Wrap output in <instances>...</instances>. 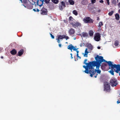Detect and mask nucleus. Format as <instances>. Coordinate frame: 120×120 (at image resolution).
<instances>
[{"mask_svg": "<svg viewBox=\"0 0 120 120\" xmlns=\"http://www.w3.org/2000/svg\"><path fill=\"white\" fill-rule=\"evenodd\" d=\"M98 75V74H97L95 76H94V77L95 78H96L97 77V75Z\"/></svg>", "mask_w": 120, "mask_h": 120, "instance_id": "nucleus-51", "label": "nucleus"}, {"mask_svg": "<svg viewBox=\"0 0 120 120\" xmlns=\"http://www.w3.org/2000/svg\"><path fill=\"white\" fill-rule=\"evenodd\" d=\"M73 13L75 15L77 16L78 15V13L76 10H74L73 11Z\"/></svg>", "mask_w": 120, "mask_h": 120, "instance_id": "nucleus-26", "label": "nucleus"}, {"mask_svg": "<svg viewBox=\"0 0 120 120\" xmlns=\"http://www.w3.org/2000/svg\"><path fill=\"white\" fill-rule=\"evenodd\" d=\"M73 19V18L71 16H70L69 18V21L72 20V19Z\"/></svg>", "mask_w": 120, "mask_h": 120, "instance_id": "nucleus-34", "label": "nucleus"}, {"mask_svg": "<svg viewBox=\"0 0 120 120\" xmlns=\"http://www.w3.org/2000/svg\"><path fill=\"white\" fill-rule=\"evenodd\" d=\"M76 51L77 53V55H78L79 54L78 53H79V51L78 50H77Z\"/></svg>", "mask_w": 120, "mask_h": 120, "instance_id": "nucleus-44", "label": "nucleus"}, {"mask_svg": "<svg viewBox=\"0 0 120 120\" xmlns=\"http://www.w3.org/2000/svg\"><path fill=\"white\" fill-rule=\"evenodd\" d=\"M92 3H95L96 0H91Z\"/></svg>", "mask_w": 120, "mask_h": 120, "instance_id": "nucleus-37", "label": "nucleus"}, {"mask_svg": "<svg viewBox=\"0 0 120 120\" xmlns=\"http://www.w3.org/2000/svg\"><path fill=\"white\" fill-rule=\"evenodd\" d=\"M23 50L22 49H21L18 52V56H21L23 54Z\"/></svg>", "mask_w": 120, "mask_h": 120, "instance_id": "nucleus-17", "label": "nucleus"}, {"mask_svg": "<svg viewBox=\"0 0 120 120\" xmlns=\"http://www.w3.org/2000/svg\"><path fill=\"white\" fill-rule=\"evenodd\" d=\"M75 47L73 46L72 44L68 46V47H67L68 49H69L71 50V51L72 52V48Z\"/></svg>", "mask_w": 120, "mask_h": 120, "instance_id": "nucleus-18", "label": "nucleus"}, {"mask_svg": "<svg viewBox=\"0 0 120 120\" xmlns=\"http://www.w3.org/2000/svg\"><path fill=\"white\" fill-rule=\"evenodd\" d=\"M17 52V51L15 49H12L10 52L11 53L12 55H15L16 54Z\"/></svg>", "mask_w": 120, "mask_h": 120, "instance_id": "nucleus-16", "label": "nucleus"}, {"mask_svg": "<svg viewBox=\"0 0 120 120\" xmlns=\"http://www.w3.org/2000/svg\"><path fill=\"white\" fill-rule=\"evenodd\" d=\"M107 65V64H103V66H106Z\"/></svg>", "mask_w": 120, "mask_h": 120, "instance_id": "nucleus-47", "label": "nucleus"}, {"mask_svg": "<svg viewBox=\"0 0 120 120\" xmlns=\"http://www.w3.org/2000/svg\"><path fill=\"white\" fill-rule=\"evenodd\" d=\"M3 58V56H1V58Z\"/></svg>", "mask_w": 120, "mask_h": 120, "instance_id": "nucleus-55", "label": "nucleus"}, {"mask_svg": "<svg viewBox=\"0 0 120 120\" xmlns=\"http://www.w3.org/2000/svg\"><path fill=\"white\" fill-rule=\"evenodd\" d=\"M103 25V24L102 22H100L99 23L98 27H101V26Z\"/></svg>", "mask_w": 120, "mask_h": 120, "instance_id": "nucleus-30", "label": "nucleus"}, {"mask_svg": "<svg viewBox=\"0 0 120 120\" xmlns=\"http://www.w3.org/2000/svg\"><path fill=\"white\" fill-rule=\"evenodd\" d=\"M112 3L115 5L116 4V1L115 0H113Z\"/></svg>", "mask_w": 120, "mask_h": 120, "instance_id": "nucleus-29", "label": "nucleus"}, {"mask_svg": "<svg viewBox=\"0 0 120 120\" xmlns=\"http://www.w3.org/2000/svg\"><path fill=\"white\" fill-rule=\"evenodd\" d=\"M44 0H37V4L40 7H41L43 4Z\"/></svg>", "mask_w": 120, "mask_h": 120, "instance_id": "nucleus-12", "label": "nucleus"}, {"mask_svg": "<svg viewBox=\"0 0 120 120\" xmlns=\"http://www.w3.org/2000/svg\"><path fill=\"white\" fill-rule=\"evenodd\" d=\"M86 66L85 65L83 66V67L85 69V70L84 71L85 73L88 74H90V71L92 69V67L94 66L93 65H91L88 64H86Z\"/></svg>", "mask_w": 120, "mask_h": 120, "instance_id": "nucleus-3", "label": "nucleus"}, {"mask_svg": "<svg viewBox=\"0 0 120 120\" xmlns=\"http://www.w3.org/2000/svg\"><path fill=\"white\" fill-rule=\"evenodd\" d=\"M64 35V38H65L66 39V40H67V39H69V37H68V36H66L65 35Z\"/></svg>", "mask_w": 120, "mask_h": 120, "instance_id": "nucleus-33", "label": "nucleus"}, {"mask_svg": "<svg viewBox=\"0 0 120 120\" xmlns=\"http://www.w3.org/2000/svg\"><path fill=\"white\" fill-rule=\"evenodd\" d=\"M95 58L96 60V61H92L89 62L88 63L86 62L87 61V59H86L84 60V63L85 64L93 65L94 66H96V68L98 69L100 66L101 63L103 61V57L102 56H99L98 55L95 57Z\"/></svg>", "mask_w": 120, "mask_h": 120, "instance_id": "nucleus-1", "label": "nucleus"}, {"mask_svg": "<svg viewBox=\"0 0 120 120\" xmlns=\"http://www.w3.org/2000/svg\"><path fill=\"white\" fill-rule=\"evenodd\" d=\"M95 66H93L92 67V69L90 71V77H92L93 76V75H94L95 73L97 72V73L100 74L101 72V71L99 69H95L94 68V67Z\"/></svg>", "mask_w": 120, "mask_h": 120, "instance_id": "nucleus-4", "label": "nucleus"}, {"mask_svg": "<svg viewBox=\"0 0 120 120\" xmlns=\"http://www.w3.org/2000/svg\"><path fill=\"white\" fill-rule=\"evenodd\" d=\"M89 36L90 37H91L94 34V32L92 30H90L89 32Z\"/></svg>", "mask_w": 120, "mask_h": 120, "instance_id": "nucleus-21", "label": "nucleus"}, {"mask_svg": "<svg viewBox=\"0 0 120 120\" xmlns=\"http://www.w3.org/2000/svg\"><path fill=\"white\" fill-rule=\"evenodd\" d=\"M55 4H58L59 2L58 0H51Z\"/></svg>", "mask_w": 120, "mask_h": 120, "instance_id": "nucleus-24", "label": "nucleus"}, {"mask_svg": "<svg viewBox=\"0 0 120 120\" xmlns=\"http://www.w3.org/2000/svg\"><path fill=\"white\" fill-rule=\"evenodd\" d=\"M61 5L62 6L64 7H65V3L64 1H62L61 2Z\"/></svg>", "mask_w": 120, "mask_h": 120, "instance_id": "nucleus-27", "label": "nucleus"}, {"mask_svg": "<svg viewBox=\"0 0 120 120\" xmlns=\"http://www.w3.org/2000/svg\"><path fill=\"white\" fill-rule=\"evenodd\" d=\"M75 39H76V38H74V40H75Z\"/></svg>", "mask_w": 120, "mask_h": 120, "instance_id": "nucleus-59", "label": "nucleus"}, {"mask_svg": "<svg viewBox=\"0 0 120 120\" xmlns=\"http://www.w3.org/2000/svg\"><path fill=\"white\" fill-rule=\"evenodd\" d=\"M110 84L112 87L116 86L118 84L117 80L114 78H112L110 81Z\"/></svg>", "mask_w": 120, "mask_h": 120, "instance_id": "nucleus-5", "label": "nucleus"}, {"mask_svg": "<svg viewBox=\"0 0 120 120\" xmlns=\"http://www.w3.org/2000/svg\"><path fill=\"white\" fill-rule=\"evenodd\" d=\"M119 22L120 23V20L119 21Z\"/></svg>", "mask_w": 120, "mask_h": 120, "instance_id": "nucleus-61", "label": "nucleus"}, {"mask_svg": "<svg viewBox=\"0 0 120 120\" xmlns=\"http://www.w3.org/2000/svg\"><path fill=\"white\" fill-rule=\"evenodd\" d=\"M36 11L38 12L39 11V9H37V10Z\"/></svg>", "mask_w": 120, "mask_h": 120, "instance_id": "nucleus-48", "label": "nucleus"}, {"mask_svg": "<svg viewBox=\"0 0 120 120\" xmlns=\"http://www.w3.org/2000/svg\"><path fill=\"white\" fill-rule=\"evenodd\" d=\"M82 35L84 38H88V34L86 32H83L82 33Z\"/></svg>", "mask_w": 120, "mask_h": 120, "instance_id": "nucleus-15", "label": "nucleus"}, {"mask_svg": "<svg viewBox=\"0 0 120 120\" xmlns=\"http://www.w3.org/2000/svg\"><path fill=\"white\" fill-rule=\"evenodd\" d=\"M50 0H45V2L47 4H48L49 3Z\"/></svg>", "mask_w": 120, "mask_h": 120, "instance_id": "nucleus-32", "label": "nucleus"}, {"mask_svg": "<svg viewBox=\"0 0 120 120\" xmlns=\"http://www.w3.org/2000/svg\"><path fill=\"white\" fill-rule=\"evenodd\" d=\"M108 5L109 4V0H106Z\"/></svg>", "mask_w": 120, "mask_h": 120, "instance_id": "nucleus-39", "label": "nucleus"}, {"mask_svg": "<svg viewBox=\"0 0 120 120\" xmlns=\"http://www.w3.org/2000/svg\"><path fill=\"white\" fill-rule=\"evenodd\" d=\"M40 14L42 15H47L48 12L47 9L44 7H43L40 10Z\"/></svg>", "mask_w": 120, "mask_h": 120, "instance_id": "nucleus-7", "label": "nucleus"}, {"mask_svg": "<svg viewBox=\"0 0 120 120\" xmlns=\"http://www.w3.org/2000/svg\"><path fill=\"white\" fill-rule=\"evenodd\" d=\"M77 57L78 58H79V59H80L81 58V57L80 56H79V54L78 55H77Z\"/></svg>", "mask_w": 120, "mask_h": 120, "instance_id": "nucleus-42", "label": "nucleus"}, {"mask_svg": "<svg viewBox=\"0 0 120 120\" xmlns=\"http://www.w3.org/2000/svg\"><path fill=\"white\" fill-rule=\"evenodd\" d=\"M70 23L73 27L75 28L81 26V24L79 22H71Z\"/></svg>", "mask_w": 120, "mask_h": 120, "instance_id": "nucleus-8", "label": "nucleus"}, {"mask_svg": "<svg viewBox=\"0 0 120 120\" xmlns=\"http://www.w3.org/2000/svg\"><path fill=\"white\" fill-rule=\"evenodd\" d=\"M119 12L120 13V9L119 10Z\"/></svg>", "mask_w": 120, "mask_h": 120, "instance_id": "nucleus-56", "label": "nucleus"}, {"mask_svg": "<svg viewBox=\"0 0 120 120\" xmlns=\"http://www.w3.org/2000/svg\"><path fill=\"white\" fill-rule=\"evenodd\" d=\"M70 55H71V56H72V53H71Z\"/></svg>", "mask_w": 120, "mask_h": 120, "instance_id": "nucleus-57", "label": "nucleus"}, {"mask_svg": "<svg viewBox=\"0 0 120 120\" xmlns=\"http://www.w3.org/2000/svg\"><path fill=\"white\" fill-rule=\"evenodd\" d=\"M97 20H100V19L99 17H97Z\"/></svg>", "mask_w": 120, "mask_h": 120, "instance_id": "nucleus-50", "label": "nucleus"}, {"mask_svg": "<svg viewBox=\"0 0 120 120\" xmlns=\"http://www.w3.org/2000/svg\"><path fill=\"white\" fill-rule=\"evenodd\" d=\"M119 7H120V2H119L118 5Z\"/></svg>", "mask_w": 120, "mask_h": 120, "instance_id": "nucleus-46", "label": "nucleus"}, {"mask_svg": "<svg viewBox=\"0 0 120 120\" xmlns=\"http://www.w3.org/2000/svg\"><path fill=\"white\" fill-rule=\"evenodd\" d=\"M103 62H105L107 63L108 64L109 66V68H110L111 70L109 71V72L112 75H114V71L115 72V71L116 70V68L115 67V64H113L112 63L111 61H106L104 59V60Z\"/></svg>", "mask_w": 120, "mask_h": 120, "instance_id": "nucleus-2", "label": "nucleus"}, {"mask_svg": "<svg viewBox=\"0 0 120 120\" xmlns=\"http://www.w3.org/2000/svg\"><path fill=\"white\" fill-rule=\"evenodd\" d=\"M100 2L101 3H103L104 2V1L103 0H101L100 1Z\"/></svg>", "mask_w": 120, "mask_h": 120, "instance_id": "nucleus-41", "label": "nucleus"}, {"mask_svg": "<svg viewBox=\"0 0 120 120\" xmlns=\"http://www.w3.org/2000/svg\"><path fill=\"white\" fill-rule=\"evenodd\" d=\"M71 59H72L73 58V57H72V56H71Z\"/></svg>", "mask_w": 120, "mask_h": 120, "instance_id": "nucleus-54", "label": "nucleus"}, {"mask_svg": "<svg viewBox=\"0 0 120 120\" xmlns=\"http://www.w3.org/2000/svg\"><path fill=\"white\" fill-rule=\"evenodd\" d=\"M115 67L116 68V69H117L119 67L120 68V64H115Z\"/></svg>", "mask_w": 120, "mask_h": 120, "instance_id": "nucleus-31", "label": "nucleus"}, {"mask_svg": "<svg viewBox=\"0 0 120 120\" xmlns=\"http://www.w3.org/2000/svg\"><path fill=\"white\" fill-rule=\"evenodd\" d=\"M97 48H98V49H100V48H101L100 47H99V46H98V47H97Z\"/></svg>", "mask_w": 120, "mask_h": 120, "instance_id": "nucleus-49", "label": "nucleus"}, {"mask_svg": "<svg viewBox=\"0 0 120 120\" xmlns=\"http://www.w3.org/2000/svg\"><path fill=\"white\" fill-rule=\"evenodd\" d=\"M114 13V11H112L111 12H109L108 13V15L109 16H111Z\"/></svg>", "mask_w": 120, "mask_h": 120, "instance_id": "nucleus-28", "label": "nucleus"}, {"mask_svg": "<svg viewBox=\"0 0 120 120\" xmlns=\"http://www.w3.org/2000/svg\"><path fill=\"white\" fill-rule=\"evenodd\" d=\"M33 10L34 11H36V10L35 9H33Z\"/></svg>", "mask_w": 120, "mask_h": 120, "instance_id": "nucleus-52", "label": "nucleus"}, {"mask_svg": "<svg viewBox=\"0 0 120 120\" xmlns=\"http://www.w3.org/2000/svg\"><path fill=\"white\" fill-rule=\"evenodd\" d=\"M115 19L117 20H119L120 19V16L119 14L116 13L115 15Z\"/></svg>", "mask_w": 120, "mask_h": 120, "instance_id": "nucleus-19", "label": "nucleus"}, {"mask_svg": "<svg viewBox=\"0 0 120 120\" xmlns=\"http://www.w3.org/2000/svg\"><path fill=\"white\" fill-rule=\"evenodd\" d=\"M68 33L70 35H72L75 33V30L73 28H71L68 31Z\"/></svg>", "mask_w": 120, "mask_h": 120, "instance_id": "nucleus-13", "label": "nucleus"}, {"mask_svg": "<svg viewBox=\"0 0 120 120\" xmlns=\"http://www.w3.org/2000/svg\"><path fill=\"white\" fill-rule=\"evenodd\" d=\"M89 52L87 51V49H86L85 51V53H82V54L83 55V56L84 57H87L88 56V54L89 53Z\"/></svg>", "mask_w": 120, "mask_h": 120, "instance_id": "nucleus-14", "label": "nucleus"}, {"mask_svg": "<svg viewBox=\"0 0 120 120\" xmlns=\"http://www.w3.org/2000/svg\"><path fill=\"white\" fill-rule=\"evenodd\" d=\"M104 90L107 92H109L110 90V86L109 85L108 83L106 82L104 84Z\"/></svg>", "mask_w": 120, "mask_h": 120, "instance_id": "nucleus-9", "label": "nucleus"}, {"mask_svg": "<svg viewBox=\"0 0 120 120\" xmlns=\"http://www.w3.org/2000/svg\"><path fill=\"white\" fill-rule=\"evenodd\" d=\"M62 6L61 5L59 6V8L60 10H62L63 9Z\"/></svg>", "mask_w": 120, "mask_h": 120, "instance_id": "nucleus-35", "label": "nucleus"}, {"mask_svg": "<svg viewBox=\"0 0 120 120\" xmlns=\"http://www.w3.org/2000/svg\"><path fill=\"white\" fill-rule=\"evenodd\" d=\"M59 46L60 47H61V44H59Z\"/></svg>", "mask_w": 120, "mask_h": 120, "instance_id": "nucleus-45", "label": "nucleus"}, {"mask_svg": "<svg viewBox=\"0 0 120 120\" xmlns=\"http://www.w3.org/2000/svg\"><path fill=\"white\" fill-rule=\"evenodd\" d=\"M87 47L91 50H92L93 49V46L90 44H89L87 45Z\"/></svg>", "mask_w": 120, "mask_h": 120, "instance_id": "nucleus-20", "label": "nucleus"}, {"mask_svg": "<svg viewBox=\"0 0 120 120\" xmlns=\"http://www.w3.org/2000/svg\"><path fill=\"white\" fill-rule=\"evenodd\" d=\"M77 57L78 58H79V59H80L81 58V57L80 56H79V54L78 55H77Z\"/></svg>", "mask_w": 120, "mask_h": 120, "instance_id": "nucleus-43", "label": "nucleus"}, {"mask_svg": "<svg viewBox=\"0 0 120 120\" xmlns=\"http://www.w3.org/2000/svg\"><path fill=\"white\" fill-rule=\"evenodd\" d=\"M119 43V42L118 41L116 40L114 43V44L115 46H117L118 45Z\"/></svg>", "mask_w": 120, "mask_h": 120, "instance_id": "nucleus-23", "label": "nucleus"}, {"mask_svg": "<svg viewBox=\"0 0 120 120\" xmlns=\"http://www.w3.org/2000/svg\"><path fill=\"white\" fill-rule=\"evenodd\" d=\"M72 49L74 51H76L78 49V48H77V49L75 48V47H74L73 48H72Z\"/></svg>", "mask_w": 120, "mask_h": 120, "instance_id": "nucleus-38", "label": "nucleus"}, {"mask_svg": "<svg viewBox=\"0 0 120 120\" xmlns=\"http://www.w3.org/2000/svg\"><path fill=\"white\" fill-rule=\"evenodd\" d=\"M68 2L71 5H73L74 4V1L73 0H69Z\"/></svg>", "mask_w": 120, "mask_h": 120, "instance_id": "nucleus-22", "label": "nucleus"}, {"mask_svg": "<svg viewBox=\"0 0 120 120\" xmlns=\"http://www.w3.org/2000/svg\"><path fill=\"white\" fill-rule=\"evenodd\" d=\"M118 68L117 69H116V70H115V72L117 73H119V71H120V68ZM119 75L120 76V73H119Z\"/></svg>", "mask_w": 120, "mask_h": 120, "instance_id": "nucleus-25", "label": "nucleus"}, {"mask_svg": "<svg viewBox=\"0 0 120 120\" xmlns=\"http://www.w3.org/2000/svg\"><path fill=\"white\" fill-rule=\"evenodd\" d=\"M117 103L118 104L120 103V100L119 99L117 101Z\"/></svg>", "mask_w": 120, "mask_h": 120, "instance_id": "nucleus-40", "label": "nucleus"}, {"mask_svg": "<svg viewBox=\"0 0 120 120\" xmlns=\"http://www.w3.org/2000/svg\"><path fill=\"white\" fill-rule=\"evenodd\" d=\"M82 43L80 45V46L81 47H82Z\"/></svg>", "mask_w": 120, "mask_h": 120, "instance_id": "nucleus-53", "label": "nucleus"}, {"mask_svg": "<svg viewBox=\"0 0 120 120\" xmlns=\"http://www.w3.org/2000/svg\"><path fill=\"white\" fill-rule=\"evenodd\" d=\"M117 0V2L118 3V1H119V0Z\"/></svg>", "mask_w": 120, "mask_h": 120, "instance_id": "nucleus-58", "label": "nucleus"}, {"mask_svg": "<svg viewBox=\"0 0 120 120\" xmlns=\"http://www.w3.org/2000/svg\"><path fill=\"white\" fill-rule=\"evenodd\" d=\"M50 35L51 37L52 38V39H54V37L53 35L51 34H50Z\"/></svg>", "mask_w": 120, "mask_h": 120, "instance_id": "nucleus-36", "label": "nucleus"}, {"mask_svg": "<svg viewBox=\"0 0 120 120\" xmlns=\"http://www.w3.org/2000/svg\"><path fill=\"white\" fill-rule=\"evenodd\" d=\"M21 2H22V0H19Z\"/></svg>", "mask_w": 120, "mask_h": 120, "instance_id": "nucleus-60", "label": "nucleus"}, {"mask_svg": "<svg viewBox=\"0 0 120 120\" xmlns=\"http://www.w3.org/2000/svg\"><path fill=\"white\" fill-rule=\"evenodd\" d=\"M83 21L86 23H92L93 22V19L89 17H85L83 19Z\"/></svg>", "mask_w": 120, "mask_h": 120, "instance_id": "nucleus-6", "label": "nucleus"}, {"mask_svg": "<svg viewBox=\"0 0 120 120\" xmlns=\"http://www.w3.org/2000/svg\"><path fill=\"white\" fill-rule=\"evenodd\" d=\"M100 38L101 36L99 33H95L94 37V39L95 41H99L100 39Z\"/></svg>", "mask_w": 120, "mask_h": 120, "instance_id": "nucleus-10", "label": "nucleus"}, {"mask_svg": "<svg viewBox=\"0 0 120 120\" xmlns=\"http://www.w3.org/2000/svg\"><path fill=\"white\" fill-rule=\"evenodd\" d=\"M64 35H58L57 38H56V40H57V41L58 43H60V40L64 38Z\"/></svg>", "mask_w": 120, "mask_h": 120, "instance_id": "nucleus-11", "label": "nucleus"}]
</instances>
